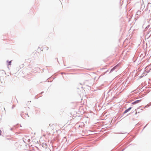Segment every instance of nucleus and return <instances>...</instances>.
<instances>
[{
    "mask_svg": "<svg viewBox=\"0 0 151 151\" xmlns=\"http://www.w3.org/2000/svg\"><path fill=\"white\" fill-rule=\"evenodd\" d=\"M43 48H42V51H45V50H48V47H47L45 46H43Z\"/></svg>",
    "mask_w": 151,
    "mask_h": 151,
    "instance_id": "obj_1",
    "label": "nucleus"
},
{
    "mask_svg": "<svg viewBox=\"0 0 151 151\" xmlns=\"http://www.w3.org/2000/svg\"><path fill=\"white\" fill-rule=\"evenodd\" d=\"M132 109L131 107H130L128 109L126 110L124 112V114H125L127 112H128L131 109Z\"/></svg>",
    "mask_w": 151,
    "mask_h": 151,
    "instance_id": "obj_2",
    "label": "nucleus"
},
{
    "mask_svg": "<svg viewBox=\"0 0 151 151\" xmlns=\"http://www.w3.org/2000/svg\"><path fill=\"white\" fill-rule=\"evenodd\" d=\"M140 101V100H138L132 103V104H136L139 102Z\"/></svg>",
    "mask_w": 151,
    "mask_h": 151,
    "instance_id": "obj_3",
    "label": "nucleus"
},
{
    "mask_svg": "<svg viewBox=\"0 0 151 151\" xmlns=\"http://www.w3.org/2000/svg\"><path fill=\"white\" fill-rule=\"evenodd\" d=\"M116 66H117V65L114 66V68H113L112 69H111L110 71V72H111L113 71L115 69V68H116Z\"/></svg>",
    "mask_w": 151,
    "mask_h": 151,
    "instance_id": "obj_4",
    "label": "nucleus"
},
{
    "mask_svg": "<svg viewBox=\"0 0 151 151\" xmlns=\"http://www.w3.org/2000/svg\"><path fill=\"white\" fill-rule=\"evenodd\" d=\"M11 61H9V65H10L11 64Z\"/></svg>",
    "mask_w": 151,
    "mask_h": 151,
    "instance_id": "obj_5",
    "label": "nucleus"
},
{
    "mask_svg": "<svg viewBox=\"0 0 151 151\" xmlns=\"http://www.w3.org/2000/svg\"><path fill=\"white\" fill-rule=\"evenodd\" d=\"M1 130H0V136L1 134Z\"/></svg>",
    "mask_w": 151,
    "mask_h": 151,
    "instance_id": "obj_6",
    "label": "nucleus"
},
{
    "mask_svg": "<svg viewBox=\"0 0 151 151\" xmlns=\"http://www.w3.org/2000/svg\"><path fill=\"white\" fill-rule=\"evenodd\" d=\"M137 112H136V114H137Z\"/></svg>",
    "mask_w": 151,
    "mask_h": 151,
    "instance_id": "obj_7",
    "label": "nucleus"
}]
</instances>
